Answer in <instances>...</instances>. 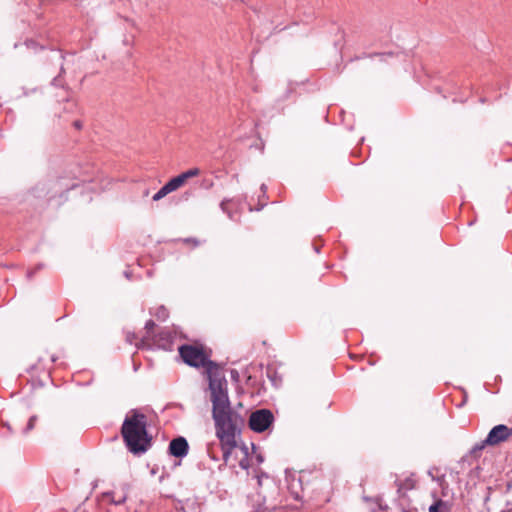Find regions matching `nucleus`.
<instances>
[{"instance_id":"nucleus-1","label":"nucleus","mask_w":512,"mask_h":512,"mask_svg":"<svg viewBox=\"0 0 512 512\" xmlns=\"http://www.w3.org/2000/svg\"><path fill=\"white\" fill-rule=\"evenodd\" d=\"M179 354L185 364L206 369L210 399L212 402V418L215 425V434L222 450L225 463L228 462L232 451L238 445V438L244 427V418L231 408L228 396L227 381L220 376L217 363L209 359V355L202 346L184 344L179 347Z\"/></svg>"},{"instance_id":"nucleus-2","label":"nucleus","mask_w":512,"mask_h":512,"mask_svg":"<svg viewBox=\"0 0 512 512\" xmlns=\"http://www.w3.org/2000/svg\"><path fill=\"white\" fill-rule=\"evenodd\" d=\"M120 432L127 450L133 455H142L152 446L147 416L138 409L126 414Z\"/></svg>"},{"instance_id":"nucleus-3","label":"nucleus","mask_w":512,"mask_h":512,"mask_svg":"<svg viewBox=\"0 0 512 512\" xmlns=\"http://www.w3.org/2000/svg\"><path fill=\"white\" fill-rule=\"evenodd\" d=\"M274 421V415L269 409H259L251 413L249 427L257 433L267 430Z\"/></svg>"},{"instance_id":"nucleus-4","label":"nucleus","mask_w":512,"mask_h":512,"mask_svg":"<svg viewBox=\"0 0 512 512\" xmlns=\"http://www.w3.org/2000/svg\"><path fill=\"white\" fill-rule=\"evenodd\" d=\"M512 436V427H508L504 424L494 426L485 438V443L488 446L498 445Z\"/></svg>"},{"instance_id":"nucleus-5","label":"nucleus","mask_w":512,"mask_h":512,"mask_svg":"<svg viewBox=\"0 0 512 512\" xmlns=\"http://www.w3.org/2000/svg\"><path fill=\"white\" fill-rule=\"evenodd\" d=\"M168 452L176 458H184L189 452V444L186 438L179 436L170 441Z\"/></svg>"},{"instance_id":"nucleus-6","label":"nucleus","mask_w":512,"mask_h":512,"mask_svg":"<svg viewBox=\"0 0 512 512\" xmlns=\"http://www.w3.org/2000/svg\"><path fill=\"white\" fill-rule=\"evenodd\" d=\"M428 476L432 481L436 482L441 489L442 496H446L449 489V484L446 480V471L441 467L433 466L427 471Z\"/></svg>"},{"instance_id":"nucleus-7","label":"nucleus","mask_w":512,"mask_h":512,"mask_svg":"<svg viewBox=\"0 0 512 512\" xmlns=\"http://www.w3.org/2000/svg\"><path fill=\"white\" fill-rule=\"evenodd\" d=\"M395 485L397 487V493L400 498H404L406 493L410 490H413L416 486V480L414 478V474L407 476L405 479H396Z\"/></svg>"},{"instance_id":"nucleus-8","label":"nucleus","mask_w":512,"mask_h":512,"mask_svg":"<svg viewBox=\"0 0 512 512\" xmlns=\"http://www.w3.org/2000/svg\"><path fill=\"white\" fill-rule=\"evenodd\" d=\"M155 342L159 347L167 349L172 343V335L169 331H161L156 336Z\"/></svg>"},{"instance_id":"nucleus-9","label":"nucleus","mask_w":512,"mask_h":512,"mask_svg":"<svg viewBox=\"0 0 512 512\" xmlns=\"http://www.w3.org/2000/svg\"><path fill=\"white\" fill-rule=\"evenodd\" d=\"M433 497L436 499L435 502L430 505L429 512H449V507L446 502L442 499L437 498L436 494H433Z\"/></svg>"},{"instance_id":"nucleus-10","label":"nucleus","mask_w":512,"mask_h":512,"mask_svg":"<svg viewBox=\"0 0 512 512\" xmlns=\"http://www.w3.org/2000/svg\"><path fill=\"white\" fill-rule=\"evenodd\" d=\"M183 185H184V182H183L182 178L180 177V175H177V176L171 178L166 184H164V186L167 189V191L169 192V194L176 191Z\"/></svg>"},{"instance_id":"nucleus-11","label":"nucleus","mask_w":512,"mask_h":512,"mask_svg":"<svg viewBox=\"0 0 512 512\" xmlns=\"http://www.w3.org/2000/svg\"><path fill=\"white\" fill-rule=\"evenodd\" d=\"M278 507V503L276 501H270L263 496L262 502L259 504V510L261 512H271L276 510Z\"/></svg>"},{"instance_id":"nucleus-12","label":"nucleus","mask_w":512,"mask_h":512,"mask_svg":"<svg viewBox=\"0 0 512 512\" xmlns=\"http://www.w3.org/2000/svg\"><path fill=\"white\" fill-rule=\"evenodd\" d=\"M395 56L394 52H385V53H370V54H364L363 56H359L356 59H362L365 57L373 58V57H379L380 61L386 62L388 58H393Z\"/></svg>"},{"instance_id":"nucleus-13","label":"nucleus","mask_w":512,"mask_h":512,"mask_svg":"<svg viewBox=\"0 0 512 512\" xmlns=\"http://www.w3.org/2000/svg\"><path fill=\"white\" fill-rule=\"evenodd\" d=\"M179 175L182 178L183 182L185 183L188 179L199 176L200 169L197 167H194V168H191V169H188V170L182 172Z\"/></svg>"},{"instance_id":"nucleus-14","label":"nucleus","mask_w":512,"mask_h":512,"mask_svg":"<svg viewBox=\"0 0 512 512\" xmlns=\"http://www.w3.org/2000/svg\"><path fill=\"white\" fill-rule=\"evenodd\" d=\"M241 450L244 454L243 458L239 461V466L247 470L250 467V460H249V454H248V448L246 445L241 446Z\"/></svg>"},{"instance_id":"nucleus-15","label":"nucleus","mask_w":512,"mask_h":512,"mask_svg":"<svg viewBox=\"0 0 512 512\" xmlns=\"http://www.w3.org/2000/svg\"><path fill=\"white\" fill-rule=\"evenodd\" d=\"M110 495H111V501L116 505L123 504L127 498L126 493L123 491L121 493L111 492Z\"/></svg>"},{"instance_id":"nucleus-16","label":"nucleus","mask_w":512,"mask_h":512,"mask_svg":"<svg viewBox=\"0 0 512 512\" xmlns=\"http://www.w3.org/2000/svg\"><path fill=\"white\" fill-rule=\"evenodd\" d=\"M154 316L160 321H165L169 317V311L165 306L161 305L156 309Z\"/></svg>"},{"instance_id":"nucleus-17","label":"nucleus","mask_w":512,"mask_h":512,"mask_svg":"<svg viewBox=\"0 0 512 512\" xmlns=\"http://www.w3.org/2000/svg\"><path fill=\"white\" fill-rule=\"evenodd\" d=\"M488 445V443H485V440L481 443H477L473 446V448L470 450V454L475 457H479L481 451L485 448V446Z\"/></svg>"},{"instance_id":"nucleus-18","label":"nucleus","mask_w":512,"mask_h":512,"mask_svg":"<svg viewBox=\"0 0 512 512\" xmlns=\"http://www.w3.org/2000/svg\"><path fill=\"white\" fill-rule=\"evenodd\" d=\"M232 203V200L230 199H224L221 203H220V208L221 210L226 213L229 218H233V215L231 213V211L229 210V205Z\"/></svg>"},{"instance_id":"nucleus-19","label":"nucleus","mask_w":512,"mask_h":512,"mask_svg":"<svg viewBox=\"0 0 512 512\" xmlns=\"http://www.w3.org/2000/svg\"><path fill=\"white\" fill-rule=\"evenodd\" d=\"M169 194V192L167 191V189L165 188V186L163 185L152 197V200L153 201H159L161 200L162 198H164L165 196H167Z\"/></svg>"},{"instance_id":"nucleus-20","label":"nucleus","mask_w":512,"mask_h":512,"mask_svg":"<svg viewBox=\"0 0 512 512\" xmlns=\"http://www.w3.org/2000/svg\"><path fill=\"white\" fill-rule=\"evenodd\" d=\"M37 421V416H31L27 422V425L26 427L23 429V433L24 434H27L28 432H30L31 430H33V428L35 427V423Z\"/></svg>"},{"instance_id":"nucleus-21","label":"nucleus","mask_w":512,"mask_h":512,"mask_svg":"<svg viewBox=\"0 0 512 512\" xmlns=\"http://www.w3.org/2000/svg\"><path fill=\"white\" fill-rule=\"evenodd\" d=\"M289 489L291 490V494L293 496V498L295 500H301L302 499V494L300 493V491L298 490H295V483H294V480H292L290 486H289Z\"/></svg>"},{"instance_id":"nucleus-22","label":"nucleus","mask_w":512,"mask_h":512,"mask_svg":"<svg viewBox=\"0 0 512 512\" xmlns=\"http://www.w3.org/2000/svg\"><path fill=\"white\" fill-rule=\"evenodd\" d=\"M64 72H65V70H64L63 64H61L60 74L52 80V85L61 86V87L63 86L61 74Z\"/></svg>"},{"instance_id":"nucleus-23","label":"nucleus","mask_w":512,"mask_h":512,"mask_svg":"<svg viewBox=\"0 0 512 512\" xmlns=\"http://www.w3.org/2000/svg\"><path fill=\"white\" fill-rule=\"evenodd\" d=\"M154 327H155V322L153 320L150 319L146 322L145 329H146L148 335L154 329Z\"/></svg>"},{"instance_id":"nucleus-24","label":"nucleus","mask_w":512,"mask_h":512,"mask_svg":"<svg viewBox=\"0 0 512 512\" xmlns=\"http://www.w3.org/2000/svg\"><path fill=\"white\" fill-rule=\"evenodd\" d=\"M73 127L77 130H80L83 127V123L80 120H75L73 122Z\"/></svg>"},{"instance_id":"nucleus-25","label":"nucleus","mask_w":512,"mask_h":512,"mask_svg":"<svg viewBox=\"0 0 512 512\" xmlns=\"http://www.w3.org/2000/svg\"><path fill=\"white\" fill-rule=\"evenodd\" d=\"M231 378L235 381H238V378H239V373L237 370L233 369L231 370Z\"/></svg>"},{"instance_id":"nucleus-26","label":"nucleus","mask_w":512,"mask_h":512,"mask_svg":"<svg viewBox=\"0 0 512 512\" xmlns=\"http://www.w3.org/2000/svg\"><path fill=\"white\" fill-rule=\"evenodd\" d=\"M263 476H264V477H266V478L268 477L265 473H261L260 475H257V476H256V477H257V482H258V485H259V486L261 485V478H262Z\"/></svg>"},{"instance_id":"nucleus-27","label":"nucleus","mask_w":512,"mask_h":512,"mask_svg":"<svg viewBox=\"0 0 512 512\" xmlns=\"http://www.w3.org/2000/svg\"><path fill=\"white\" fill-rule=\"evenodd\" d=\"M26 45H27V47H35L36 46L35 42L32 41V40L31 41H27Z\"/></svg>"},{"instance_id":"nucleus-28","label":"nucleus","mask_w":512,"mask_h":512,"mask_svg":"<svg viewBox=\"0 0 512 512\" xmlns=\"http://www.w3.org/2000/svg\"><path fill=\"white\" fill-rule=\"evenodd\" d=\"M256 459H257V462H258V463H262V462H263V457H262V455H257Z\"/></svg>"},{"instance_id":"nucleus-29","label":"nucleus","mask_w":512,"mask_h":512,"mask_svg":"<svg viewBox=\"0 0 512 512\" xmlns=\"http://www.w3.org/2000/svg\"><path fill=\"white\" fill-rule=\"evenodd\" d=\"M34 274H35V271H28L27 277L32 278Z\"/></svg>"},{"instance_id":"nucleus-30","label":"nucleus","mask_w":512,"mask_h":512,"mask_svg":"<svg viewBox=\"0 0 512 512\" xmlns=\"http://www.w3.org/2000/svg\"><path fill=\"white\" fill-rule=\"evenodd\" d=\"M133 338H135V335H134V334H132V336L127 335V340H128L130 343H132Z\"/></svg>"},{"instance_id":"nucleus-31","label":"nucleus","mask_w":512,"mask_h":512,"mask_svg":"<svg viewBox=\"0 0 512 512\" xmlns=\"http://www.w3.org/2000/svg\"><path fill=\"white\" fill-rule=\"evenodd\" d=\"M50 359H51V362H55L58 358L55 355H51Z\"/></svg>"},{"instance_id":"nucleus-32","label":"nucleus","mask_w":512,"mask_h":512,"mask_svg":"<svg viewBox=\"0 0 512 512\" xmlns=\"http://www.w3.org/2000/svg\"><path fill=\"white\" fill-rule=\"evenodd\" d=\"M407 512H418L416 508L409 509Z\"/></svg>"},{"instance_id":"nucleus-33","label":"nucleus","mask_w":512,"mask_h":512,"mask_svg":"<svg viewBox=\"0 0 512 512\" xmlns=\"http://www.w3.org/2000/svg\"><path fill=\"white\" fill-rule=\"evenodd\" d=\"M267 376H268L269 378H271V377H272V376L270 375V369H268V370H267Z\"/></svg>"},{"instance_id":"nucleus-34","label":"nucleus","mask_w":512,"mask_h":512,"mask_svg":"<svg viewBox=\"0 0 512 512\" xmlns=\"http://www.w3.org/2000/svg\"><path fill=\"white\" fill-rule=\"evenodd\" d=\"M270 379H271V380L273 381V383L275 384V376H272Z\"/></svg>"},{"instance_id":"nucleus-35","label":"nucleus","mask_w":512,"mask_h":512,"mask_svg":"<svg viewBox=\"0 0 512 512\" xmlns=\"http://www.w3.org/2000/svg\"><path fill=\"white\" fill-rule=\"evenodd\" d=\"M298 485L301 487V479H298Z\"/></svg>"}]
</instances>
